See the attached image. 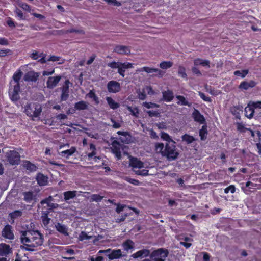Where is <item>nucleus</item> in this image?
I'll list each match as a JSON object with an SVG mask.
<instances>
[{"instance_id": "obj_1", "label": "nucleus", "mask_w": 261, "mask_h": 261, "mask_svg": "<svg viewBox=\"0 0 261 261\" xmlns=\"http://www.w3.org/2000/svg\"><path fill=\"white\" fill-rule=\"evenodd\" d=\"M20 240L22 243H31L32 241L38 239V241L36 243L38 245H41L42 243V239L41 237L40 233L37 230H27L20 232Z\"/></svg>"}, {"instance_id": "obj_2", "label": "nucleus", "mask_w": 261, "mask_h": 261, "mask_svg": "<svg viewBox=\"0 0 261 261\" xmlns=\"http://www.w3.org/2000/svg\"><path fill=\"white\" fill-rule=\"evenodd\" d=\"M42 112L41 106L37 102L27 103L24 107V112L27 116L32 117L33 121L39 116Z\"/></svg>"}, {"instance_id": "obj_3", "label": "nucleus", "mask_w": 261, "mask_h": 261, "mask_svg": "<svg viewBox=\"0 0 261 261\" xmlns=\"http://www.w3.org/2000/svg\"><path fill=\"white\" fill-rule=\"evenodd\" d=\"M178 155L179 153L175 145L168 143L166 144L164 153H163V156L166 157L169 161H173L176 160Z\"/></svg>"}, {"instance_id": "obj_4", "label": "nucleus", "mask_w": 261, "mask_h": 261, "mask_svg": "<svg viewBox=\"0 0 261 261\" xmlns=\"http://www.w3.org/2000/svg\"><path fill=\"white\" fill-rule=\"evenodd\" d=\"M169 252L164 248L158 249L153 251L150 254V259L152 261H165L167 257Z\"/></svg>"}, {"instance_id": "obj_5", "label": "nucleus", "mask_w": 261, "mask_h": 261, "mask_svg": "<svg viewBox=\"0 0 261 261\" xmlns=\"http://www.w3.org/2000/svg\"><path fill=\"white\" fill-rule=\"evenodd\" d=\"M6 157L9 163L11 165H18L20 161V156L16 151L10 150L6 154Z\"/></svg>"}, {"instance_id": "obj_6", "label": "nucleus", "mask_w": 261, "mask_h": 261, "mask_svg": "<svg viewBox=\"0 0 261 261\" xmlns=\"http://www.w3.org/2000/svg\"><path fill=\"white\" fill-rule=\"evenodd\" d=\"M11 85H12V83H11ZM19 92L20 85H18L17 84V85H14L13 87L12 85H11V87L9 88V96L12 101H16L19 99Z\"/></svg>"}, {"instance_id": "obj_7", "label": "nucleus", "mask_w": 261, "mask_h": 261, "mask_svg": "<svg viewBox=\"0 0 261 261\" xmlns=\"http://www.w3.org/2000/svg\"><path fill=\"white\" fill-rule=\"evenodd\" d=\"M105 252L106 255L110 260L120 258L122 256L121 251L120 249L111 251L110 249H107L105 251L100 250L99 253Z\"/></svg>"}, {"instance_id": "obj_8", "label": "nucleus", "mask_w": 261, "mask_h": 261, "mask_svg": "<svg viewBox=\"0 0 261 261\" xmlns=\"http://www.w3.org/2000/svg\"><path fill=\"white\" fill-rule=\"evenodd\" d=\"M103 239V237L101 235L98 236H89L87 233L84 231H82L79 236L78 240L81 241L86 240H91L92 242L95 243L97 241H100Z\"/></svg>"}, {"instance_id": "obj_9", "label": "nucleus", "mask_w": 261, "mask_h": 261, "mask_svg": "<svg viewBox=\"0 0 261 261\" xmlns=\"http://www.w3.org/2000/svg\"><path fill=\"white\" fill-rule=\"evenodd\" d=\"M70 82L69 80H66L64 85L61 88L62 93L61 95V100L66 101L69 96V86Z\"/></svg>"}, {"instance_id": "obj_10", "label": "nucleus", "mask_w": 261, "mask_h": 261, "mask_svg": "<svg viewBox=\"0 0 261 261\" xmlns=\"http://www.w3.org/2000/svg\"><path fill=\"white\" fill-rule=\"evenodd\" d=\"M61 79V75L49 77L46 82L47 87L51 89H54L57 86Z\"/></svg>"}, {"instance_id": "obj_11", "label": "nucleus", "mask_w": 261, "mask_h": 261, "mask_svg": "<svg viewBox=\"0 0 261 261\" xmlns=\"http://www.w3.org/2000/svg\"><path fill=\"white\" fill-rule=\"evenodd\" d=\"M113 51L120 55H128L130 54V47L129 46L118 45L115 47Z\"/></svg>"}, {"instance_id": "obj_12", "label": "nucleus", "mask_w": 261, "mask_h": 261, "mask_svg": "<svg viewBox=\"0 0 261 261\" xmlns=\"http://www.w3.org/2000/svg\"><path fill=\"white\" fill-rule=\"evenodd\" d=\"M12 227L11 225L8 224L6 225L2 232V236L10 240L14 239V236L12 232Z\"/></svg>"}, {"instance_id": "obj_13", "label": "nucleus", "mask_w": 261, "mask_h": 261, "mask_svg": "<svg viewBox=\"0 0 261 261\" xmlns=\"http://www.w3.org/2000/svg\"><path fill=\"white\" fill-rule=\"evenodd\" d=\"M39 74L34 71H30L26 73L24 76L23 79L27 82H35L38 80Z\"/></svg>"}, {"instance_id": "obj_14", "label": "nucleus", "mask_w": 261, "mask_h": 261, "mask_svg": "<svg viewBox=\"0 0 261 261\" xmlns=\"http://www.w3.org/2000/svg\"><path fill=\"white\" fill-rule=\"evenodd\" d=\"M192 115L195 121L202 124L205 123V119L203 115L201 114L198 110L194 109Z\"/></svg>"}, {"instance_id": "obj_15", "label": "nucleus", "mask_w": 261, "mask_h": 261, "mask_svg": "<svg viewBox=\"0 0 261 261\" xmlns=\"http://www.w3.org/2000/svg\"><path fill=\"white\" fill-rule=\"evenodd\" d=\"M133 64L128 62L121 63L120 62L119 67V70H118V73L122 76L123 77H124L125 71L126 69L132 68H133Z\"/></svg>"}, {"instance_id": "obj_16", "label": "nucleus", "mask_w": 261, "mask_h": 261, "mask_svg": "<svg viewBox=\"0 0 261 261\" xmlns=\"http://www.w3.org/2000/svg\"><path fill=\"white\" fill-rule=\"evenodd\" d=\"M108 89L110 92H118L120 90V84L116 81H111L108 84Z\"/></svg>"}, {"instance_id": "obj_17", "label": "nucleus", "mask_w": 261, "mask_h": 261, "mask_svg": "<svg viewBox=\"0 0 261 261\" xmlns=\"http://www.w3.org/2000/svg\"><path fill=\"white\" fill-rule=\"evenodd\" d=\"M112 153H114L116 157L118 159L120 160L121 158V153L120 150L119 146L120 145V144L119 142L117 141H114L113 142L112 144Z\"/></svg>"}, {"instance_id": "obj_18", "label": "nucleus", "mask_w": 261, "mask_h": 261, "mask_svg": "<svg viewBox=\"0 0 261 261\" xmlns=\"http://www.w3.org/2000/svg\"><path fill=\"white\" fill-rule=\"evenodd\" d=\"M130 165L134 168L141 169L144 167V163L137 158L130 157L129 159Z\"/></svg>"}, {"instance_id": "obj_19", "label": "nucleus", "mask_w": 261, "mask_h": 261, "mask_svg": "<svg viewBox=\"0 0 261 261\" xmlns=\"http://www.w3.org/2000/svg\"><path fill=\"white\" fill-rule=\"evenodd\" d=\"M76 151V149L75 147H71L70 149L65 150H63L60 152H58L59 155L63 158L68 159L69 156L72 155Z\"/></svg>"}, {"instance_id": "obj_20", "label": "nucleus", "mask_w": 261, "mask_h": 261, "mask_svg": "<svg viewBox=\"0 0 261 261\" xmlns=\"http://www.w3.org/2000/svg\"><path fill=\"white\" fill-rule=\"evenodd\" d=\"M23 200L27 203H31L33 201H36V195L33 192H24L22 193Z\"/></svg>"}, {"instance_id": "obj_21", "label": "nucleus", "mask_w": 261, "mask_h": 261, "mask_svg": "<svg viewBox=\"0 0 261 261\" xmlns=\"http://www.w3.org/2000/svg\"><path fill=\"white\" fill-rule=\"evenodd\" d=\"M55 228L60 233L66 236H68V228L65 225L58 222L55 224Z\"/></svg>"}, {"instance_id": "obj_22", "label": "nucleus", "mask_w": 261, "mask_h": 261, "mask_svg": "<svg viewBox=\"0 0 261 261\" xmlns=\"http://www.w3.org/2000/svg\"><path fill=\"white\" fill-rule=\"evenodd\" d=\"M22 166L24 168L29 170L30 172H35L37 169V167L35 164L27 160L22 161Z\"/></svg>"}, {"instance_id": "obj_23", "label": "nucleus", "mask_w": 261, "mask_h": 261, "mask_svg": "<svg viewBox=\"0 0 261 261\" xmlns=\"http://www.w3.org/2000/svg\"><path fill=\"white\" fill-rule=\"evenodd\" d=\"M150 254V251L149 250L143 249L142 250H139L136 252L135 253H134L132 257H133L134 258H142L148 256Z\"/></svg>"}, {"instance_id": "obj_24", "label": "nucleus", "mask_w": 261, "mask_h": 261, "mask_svg": "<svg viewBox=\"0 0 261 261\" xmlns=\"http://www.w3.org/2000/svg\"><path fill=\"white\" fill-rule=\"evenodd\" d=\"M256 83L254 81H250L249 82L244 81L241 83L239 85V88L248 90L249 88H253L256 85Z\"/></svg>"}, {"instance_id": "obj_25", "label": "nucleus", "mask_w": 261, "mask_h": 261, "mask_svg": "<svg viewBox=\"0 0 261 261\" xmlns=\"http://www.w3.org/2000/svg\"><path fill=\"white\" fill-rule=\"evenodd\" d=\"M193 62L195 66L201 65L203 67L210 68V61L209 60L197 58L195 59Z\"/></svg>"}, {"instance_id": "obj_26", "label": "nucleus", "mask_w": 261, "mask_h": 261, "mask_svg": "<svg viewBox=\"0 0 261 261\" xmlns=\"http://www.w3.org/2000/svg\"><path fill=\"white\" fill-rule=\"evenodd\" d=\"M36 180L40 186H45L48 182V178L41 173L37 174Z\"/></svg>"}, {"instance_id": "obj_27", "label": "nucleus", "mask_w": 261, "mask_h": 261, "mask_svg": "<svg viewBox=\"0 0 261 261\" xmlns=\"http://www.w3.org/2000/svg\"><path fill=\"white\" fill-rule=\"evenodd\" d=\"M10 246H0V256H6L12 252Z\"/></svg>"}, {"instance_id": "obj_28", "label": "nucleus", "mask_w": 261, "mask_h": 261, "mask_svg": "<svg viewBox=\"0 0 261 261\" xmlns=\"http://www.w3.org/2000/svg\"><path fill=\"white\" fill-rule=\"evenodd\" d=\"M163 96L165 101H171L174 97L173 93L172 91L168 90L163 92Z\"/></svg>"}, {"instance_id": "obj_29", "label": "nucleus", "mask_w": 261, "mask_h": 261, "mask_svg": "<svg viewBox=\"0 0 261 261\" xmlns=\"http://www.w3.org/2000/svg\"><path fill=\"white\" fill-rule=\"evenodd\" d=\"M76 191H69L65 192L64 194V198L65 201H67L69 199H73L76 196Z\"/></svg>"}, {"instance_id": "obj_30", "label": "nucleus", "mask_w": 261, "mask_h": 261, "mask_svg": "<svg viewBox=\"0 0 261 261\" xmlns=\"http://www.w3.org/2000/svg\"><path fill=\"white\" fill-rule=\"evenodd\" d=\"M176 98L179 100V101L177 102L178 105L187 106L188 107L191 106L192 103H189L183 96L177 95Z\"/></svg>"}, {"instance_id": "obj_31", "label": "nucleus", "mask_w": 261, "mask_h": 261, "mask_svg": "<svg viewBox=\"0 0 261 261\" xmlns=\"http://www.w3.org/2000/svg\"><path fill=\"white\" fill-rule=\"evenodd\" d=\"M106 100L110 107L112 109H116L120 107V104L115 102V100L110 97H107Z\"/></svg>"}, {"instance_id": "obj_32", "label": "nucleus", "mask_w": 261, "mask_h": 261, "mask_svg": "<svg viewBox=\"0 0 261 261\" xmlns=\"http://www.w3.org/2000/svg\"><path fill=\"white\" fill-rule=\"evenodd\" d=\"M245 116L247 118L251 119L253 116V114L254 113V108L252 107L251 106L248 105L245 108Z\"/></svg>"}, {"instance_id": "obj_33", "label": "nucleus", "mask_w": 261, "mask_h": 261, "mask_svg": "<svg viewBox=\"0 0 261 261\" xmlns=\"http://www.w3.org/2000/svg\"><path fill=\"white\" fill-rule=\"evenodd\" d=\"M49 212L48 211H44L42 213L41 218L42 222L45 226H47L49 223L50 218L48 217Z\"/></svg>"}, {"instance_id": "obj_34", "label": "nucleus", "mask_w": 261, "mask_h": 261, "mask_svg": "<svg viewBox=\"0 0 261 261\" xmlns=\"http://www.w3.org/2000/svg\"><path fill=\"white\" fill-rule=\"evenodd\" d=\"M74 108L78 110H84L88 108V105L86 102L80 101L74 105Z\"/></svg>"}, {"instance_id": "obj_35", "label": "nucleus", "mask_w": 261, "mask_h": 261, "mask_svg": "<svg viewBox=\"0 0 261 261\" xmlns=\"http://www.w3.org/2000/svg\"><path fill=\"white\" fill-rule=\"evenodd\" d=\"M22 75V72L20 70L15 72L13 75V79L14 80V85H19V81Z\"/></svg>"}, {"instance_id": "obj_36", "label": "nucleus", "mask_w": 261, "mask_h": 261, "mask_svg": "<svg viewBox=\"0 0 261 261\" xmlns=\"http://www.w3.org/2000/svg\"><path fill=\"white\" fill-rule=\"evenodd\" d=\"M207 134V127L205 125L202 126L201 129L199 131V136L201 140H204L206 138Z\"/></svg>"}, {"instance_id": "obj_37", "label": "nucleus", "mask_w": 261, "mask_h": 261, "mask_svg": "<svg viewBox=\"0 0 261 261\" xmlns=\"http://www.w3.org/2000/svg\"><path fill=\"white\" fill-rule=\"evenodd\" d=\"M182 140L186 142L187 144H190L195 140V139L192 136L188 134H185L181 137Z\"/></svg>"}, {"instance_id": "obj_38", "label": "nucleus", "mask_w": 261, "mask_h": 261, "mask_svg": "<svg viewBox=\"0 0 261 261\" xmlns=\"http://www.w3.org/2000/svg\"><path fill=\"white\" fill-rule=\"evenodd\" d=\"M48 61H53V62H59V64H63L65 60L63 59L62 58L59 56H51L49 58L47 59Z\"/></svg>"}, {"instance_id": "obj_39", "label": "nucleus", "mask_w": 261, "mask_h": 261, "mask_svg": "<svg viewBox=\"0 0 261 261\" xmlns=\"http://www.w3.org/2000/svg\"><path fill=\"white\" fill-rule=\"evenodd\" d=\"M173 65V63L170 61H164L160 64V67L163 69H167Z\"/></svg>"}, {"instance_id": "obj_40", "label": "nucleus", "mask_w": 261, "mask_h": 261, "mask_svg": "<svg viewBox=\"0 0 261 261\" xmlns=\"http://www.w3.org/2000/svg\"><path fill=\"white\" fill-rule=\"evenodd\" d=\"M178 74L184 79H187V75L186 73V69L184 67L180 66L178 69Z\"/></svg>"}, {"instance_id": "obj_41", "label": "nucleus", "mask_w": 261, "mask_h": 261, "mask_svg": "<svg viewBox=\"0 0 261 261\" xmlns=\"http://www.w3.org/2000/svg\"><path fill=\"white\" fill-rule=\"evenodd\" d=\"M164 145L162 143H157L155 145V150L157 153H160L163 155V153L164 151Z\"/></svg>"}, {"instance_id": "obj_42", "label": "nucleus", "mask_w": 261, "mask_h": 261, "mask_svg": "<svg viewBox=\"0 0 261 261\" xmlns=\"http://www.w3.org/2000/svg\"><path fill=\"white\" fill-rule=\"evenodd\" d=\"M22 214V212L21 210H16L9 214V216L11 217L12 219H16L19 217H20Z\"/></svg>"}, {"instance_id": "obj_43", "label": "nucleus", "mask_w": 261, "mask_h": 261, "mask_svg": "<svg viewBox=\"0 0 261 261\" xmlns=\"http://www.w3.org/2000/svg\"><path fill=\"white\" fill-rule=\"evenodd\" d=\"M248 73V70H244L243 71L236 70L234 72V74L236 76H241L244 78Z\"/></svg>"}, {"instance_id": "obj_44", "label": "nucleus", "mask_w": 261, "mask_h": 261, "mask_svg": "<svg viewBox=\"0 0 261 261\" xmlns=\"http://www.w3.org/2000/svg\"><path fill=\"white\" fill-rule=\"evenodd\" d=\"M16 16L20 20H25V16L23 15L22 12L18 8H16L14 11Z\"/></svg>"}, {"instance_id": "obj_45", "label": "nucleus", "mask_w": 261, "mask_h": 261, "mask_svg": "<svg viewBox=\"0 0 261 261\" xmlns=\"http://www.w3.org/2000/svg\"><path fill=\"white\" fill-rule=\"evenodd\" d=\"M87 95L89 98H92L96 104L99 103L98 98L93 91L91 90Z\"/></svg>"}, {"instance_id": "obj_46", "label": "nucleus", "mask_w": 261, "mask_h": 261, "mask_svg": "<svg viewBox=\"0 0 261 261\" xmlns=\"http://www.w3.org/2000/svg\"><path fill=\"white\" fill-rule=\"evenodd\" d=\"M161 137L163 140H166L169 142H173L174 143H175L174 141L172 140L170 136L166 133L162 132Z\"/></svg>"}, {"instance_id": "obj_47", "label": "nucleus", "mask_w": 261, "mask_h": 261, "mask_svg": "<svg viewBox=\"0 0 261 261\" xmlns=\"http://www.w3.org/2000/svg\"><path fill=\"white\" fill-rule=\"evenodd\" d=\"M12 54V51L9 49H0V57H3Z\"/></svg>"}, {"instance_id": "obj_48", "label": "nucleus", "mask_w": 261, "mask_h": 261, "mask_svg": "<svg viewBox=\"0 0 261 261\" xmlns=\"http://www.w3.org/2000/svg\"><path fill=\"white\" fill-rule=\"evenodd\" d=\"M179 240H184L186 242H183L181 241L180 242V245H192L191 243H188V242H191L192 239L190 237H181L179 239Z\"/></svg>"}, {"instance_id": "obj_49", "label": "nucleus", "mask_w": 261, "mask_h": 261, "mask_svg": "<svg viewBox=\"0 0 261 261\" xmlns=\"http://www.w3.org/2000/svg\"><path fill=\"white\" fill-rule=\"evenodd\" d=\"M120 63V62L113 61L112 62L109 63L108 64V66H109V67L113 68V69L117 68L118 70H119Z\"/></svg>"}, {"instance_id": "obj_50", "label": "nucleus", "mask_w": 261, "mask_h": 261, "mask_svg": "<svg viewBox=\"0 0 261 261\" xmlns=\"http://www.w3.org/2000/svg\"><path fill=\"white\" fill-rule=\"evenodd\" d=\"M155 68H152L148 67H144L139 70V71H145L148 73H153L154 72Z\"/></svg>"}, {"instance_id": "obj_51", "label": "nucleus", "mask_w": 261, "mask_h": 261, "mask_svg": "<svg viewBox=\"0 0 261 261\" xmlns=\"http://www.w3.org/2000/svg\"><path fill=\"white\" fill-rule=\"evenodd\" d=\"M127 208V207L125 205H121L120 204H117V208L116 209V212L119 214L121 212H123L125 208ZM128 208H130L128 207Z\"/></svg>"}, {"instance_id": "obj_52", "label": "nucleus", "mask_w": 261, "mask_h": 261, "mask_svg": "<svg viewBox=\"0 0 261 261\" xmlns=\"http://www.w3.org/2000/svg\"><path fill=\"white\" fill-rule=\"evenodd\" d=\"M19 6L21 7L23 10L27 11L29 12H31V9L30 6L26 3H20L19 4Z\"/></svg>"}, {"instance_id": "obj_53", "label": "nucleus", "mask_w": 261, "mask_h": 261, "mask_svg": "<svg viewBox=\"0 0 261 261\" xmlns=\"http://www.w3.org/2000/svg\"><path fill=\"white\" fill-rule=\"evenodd\" d=\"M103 197L97 194H93L91 196V200L93 201L99 202L102 199Z\"/></svg>"}, {"instance_id": "obj_54", "label": "nucleus", "mask_w": 261, "mask_h": 261, "mask_svg": "<svg viewBox=\"0 0 261 261\" xmlns=\"http://www.w3.org/2000/svg\"><path fill=\"white\" fill-rule=\"evenodd\" d=\"M198 95L201 98H202L204 101H207V102H211L212 99L210 97L206 96L204 94L201 92H198Z\"/></svg>"}, {"instance_id": "obj_55", "label": "nucleus", "mask_w": 261, "mask_h": 261, "mask_svg": "<svg viewBox=\"0 0 261 261\" xmlns=\"http://www.w3.org/2000/svg\"><path fill=\"white\" fill-rule=\"evenodd\" d=\"M230 191L231 193H234L236 191V188L233 185H230L224 189V192L228 193Z\"/></svg>"}, {"instance_id": "obj_56", "label": "nucleus", "mask_w": 261, "mask_h": 261, "mask_svg": "<svg viewBox=\"0 0 261 261\" xmlns=\"http://www.w3.org/2000/svg\"><path fill=\"white\" fill-rule=\"evenodd\" d=\"M41 59H40L38 61L41 63V64H44L46 63L47 61V59H45L46 55L41 53L39 55Z\"/></svg>"}, {"instance_id": "obj_57", "label": "nucleus", "mask_w": 261, "mask_h": 261, "mask_svg": "<svg viewBox=\"0 0 261 261\" xmlns=\"http://www.w3.org/2000/svg\"><path fill=\"white\" fill-rule=\"evenodd\" d=\"M127 109L131 112L132 114L135 116H137L138 114V110L137 108L133 109L130 107H128Z\"/></svg>"}, {"instance_id": "obj_58", "label": "nucleus", "mask_w": 261, "mask_h": 261, "mask_svg": "<svg viewBox=\"0 0 261 261\" xmlns=\"http://www.w3.org/2000/svg\"><path fill=\"white\" fill-rule=\"evenodd\" d=\"M126 180L128 182L134 185H138L139 184V181L138 180L131 178L126 177Z\"/></svg>"}, {"instance_id": "obj_59", "label": "nucleus", "mask_w": 261, "mask_h": 261, "mask_svg": "<svg viewBox=\"0 0 261 261\" xmlns=\"http://www.w3.org/2000/svg\"><path fill=\"white\" fill-rule=\"evenodd\" d=\"M154 73H156L155 75L159 77H162L165 73L164 72L162 71V70H161L160 69H156V68H155Z\"/></svg>"}, {"instance_id": "obj_60", "label": "nucleus", "mask_w": 261, "mask_h": 261, "mask_svg": "<svg viewBox=\"0 0 261 261\" xmlns=\"http://www.w3.org/2000/svg\"><path fill=\"white\" fill-rule=\"evenodd\" d=\"M108 4H113L115 6H119L121 5V3L116 0H105Z\"/></svg>"}, {"instance_id": "obj_61", "label": "nucleus", "mask_w": 261, "mask_h": 261, "mask_svg": "<svg viewBox=\"0 0 261 261\" xmlns=\"http://www.w3.org/2000/svg\"><path fill=\"white\" fill-rule=\"evenodd\" d=\"M192 71L194 74L197 75L198 76H201V73L199 70L196 67H193L192 68Z\"/></svg>"}, {"instance_id": "obj_62", "label": "nucleus", "mask_w": 261, "mask_h": 261, "mask_svg": "<svg viewBox=\"0 0 261 261\" xmlns=\"http://www.w3.org/2000/svg\"><path fill=\"white\" fill-rule=\"evenodd\" d=\"M143 106L149 109V108L155 107L157 105L156 104H154V103H151V102H145L143 103Z\"/></svg>"}, {"instance_id": "obj_63", "label": "nucleus", "mask_w": 261, "mask_h": 261, "mask_svg": "<svg viewBox=\"0 0 261 261\" xmlns=\"http://www.w3.org/2000/svg\"><path fill=\"white\" fill-rule=\"evenodd\" d=\"M91 261H103V258L102 256H98L96 257L92 256L90 258Z\"/></svg>"}, {"instance_id": "obj_64", "label": "nucleus", "mask_w": 261, "mask_h": 261, "mask_svg": "<svg viewBox=\"0 0 261 261\" xmlns=\"http://www.w3.org/2000/svg\"><path fill=\"white\" fill-rule=\"evenodd\" d=\"M9 44V41L5 38H0V45H8Z\"/></svg>"}]
</instances>
